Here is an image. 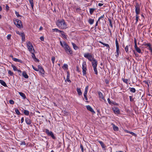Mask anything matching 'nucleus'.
Instances as JSON below:
<instances>
[{"instance_id": "10", "label": "nucleus", "mask_w": 152, "mask_h": 152, "mask_svg": "<svg viewBox=\"0 0 152 152\" xmlns=\"http://www.w3.org/2000/svg\"><path fill=\"white\" fill-rule=\"evenodd\" d=\"M91 63L93 67H97L98 63L97 61L95 59L92 61Z\"/></svg>"}, {"instance_id": "62", "label": "nucleus", "mask_w": 152, "mask_h": 152, "mask_svg": "<svg viewBox=\"0 0 152 152\" xmlns=\"http://www.w3.org/2000/svg\"><path fill=\"white\" fill-rule=\"evenodd\" d=\"M149 82V80H144L143 81V82L145 83L146 84H147Z\"/></svg>"}, {"instance_id": "13", "label": "nucleus", "mask_w": 152, "mask_h": 152, "mask_svg": "<svg viewBox=\"0 0 152 152\" xmlns=\"http://www.w3.org/2000/svg\"><path fill=\"white\" fill-rule=\"evenodd\" d=\"M119 54H121V52L119 51V48H116V51L115 53V55L116 58L118 57Z\"/></svg>"}, {"instance_id": "19", "label": "nucleus", "mask_w": 152, "mask_h": 152, "mask_svg": "<svg viewBox=\"0 0 152 152\" xmlns=\"http://www.w3.org/2000/svg\"><path fill=\"white\" fill-rule=\"evenodd\" d=\"M23 76L25 78L27 79L28 78V76L25 71H23L22 73Z\"/></svg>"}, {"instance_id": "27", "label": "nucleus", "mask_w": 152, "mask_h": 152, "mask_svg": "<svg viewBox=\"0 0 152 152\" xmlns=\"http://www.w3.org/2000/svg\"><path fill=\"white\" fill-rule=\"evenodd\" d=\"M95 10V9L94 8H89V12L91 15H92L94 11Z\"/></svg>"}, {"instance_id": "31", "label": "nucleus", "mask_w": 152, "mask_h": 152, "mask_svg": "<svg viewBox=\"0 0 152 152\" xmlns=\"http://www.w3.org/2000/svg\"><path fill=\"white\" fill-rule=\"evenodd\" d=\"M129 47H131L130 45H129L128 46L127 45L126 47L125 48V50L126 52L128 53H129L128 49H129Z\"/></svg>"}, {"instance_id": "64", "label": "nucleus", "mask_w": 152, "mask_h": 152, "mask_svg": "<svg viewBox=\"0 0 152 152\" xmlns=\"http://www.w3.org/2000/svg\"><path fill=\"white\" fill-rule=\"evenodd\" d=\"M63 66L65 68H68V65L66 64H64L63 65Z\"/></svg>"}, {"instance_id": "60", "label": "nucleus", "mask_w": 152, "mask_h": 152, "mask_svg": "<svg viewBox=\"0 0 152 152\" xmlns=\"http://www.w3.org/2000/svg\"><path fill=\"white\" fill-rule=\"evenodd\" d=\"M17 71L19 73V75H21V72H22L21 71V70H19V69H18V70H17Z\"/></svg>"}, {"instance_id": "25", "label": "nucleus", "mask_w": 152, "mask_h": 152, "mask_svg": "<svg viewBox=\"0 0 152 152\" xmlns=\"http://www.w3.org/2000/svg\"><path fill=\"white\" fill-rule=\"evenodd\" d=\"M29 3L31 4V6L32 8V9H33V7L34 6V1L33 0H28Z\"/></svg>"}, {"instance_id": "53", "label": "nucleus", "mask_w": 152, "mask_h": 152, "mask_svg": "<svg viewBox=\"0 0 152 152\" xmlns=\"http://www.w3.org/2000/svg\"><path fill=\"white\" fill-rule=\"evenodd\" d=\"M107 101H108V103H109V104H112V102L111 101H110V98H108L107 99Z\"/></svg>"}, {"instance_id": "1", "label": "nucleus", "mask_w": 152, "mask_h": 152, "mask_svg": "<svg viewBox=\"0 0 152 152\" xmlns=\"http://www.w3.org/2000/svg\"><path fill=\"white\" fill-rule=\"evenodd\" d=\"M56 25L60 28L65 29L67 28L66 23L64 19L58 20L56 22Z\"/></svg>"}, {"instance_id": "7", "label": "nucleus", "mask_w": 152, "mask_h": 152, "mask_svg": "<svg viewBox=\"0 0 152 152\" xmlns=\"http://www.w3.org/2000/svg\"><path fill=\"white\" fill-rule=\"evenodd\" d=\"M140 5L137 3H136V5L135 6V11L136 14H139L140 12Z\"/></svg>"}, {"instance_id": "28", "label": "nucleus", "mask_w": 152, "mask_h": 152, "mask_svg": "<svg viewBox=\"0 0 152 152\" xmlns=\"http://www.w3.org/2000/svg\"><path fill=\"white\" fill-rule=\"evenodd\" d=\"M130 91L131 92L134 93L136 92V90L135 88H129Z\"/></svg>"}, {"instance_id": "37", "label": "nucleus", "mask_w": 152, "mask_h": 152, "mask_svg": "<svg viewBox=\"0 0 152 152\" xmlns=\"http://www.w3.org/2000/svg\"><path fill=\"white\" fill-rule=\"evenodd\" d=\"M83 70V76H85L86 74V71L87 70V69H82Z\"/></svg>"}, {"instance_id": "63", "label": "nucleus", "mask_w": 152, "mask_h": 152, "mask_svg": "<svg viewBox=\"0 0 152 152\" xmlns=\"http://www.w3.org/2000/svg\"><path fill=\"white\" fill-rule=\"evenodd\" d=\"M81 10V9L80 8H78L76 9V11L77 12H79Z\"/></svg>"}, {"instance_id": "6", "label": "nucleus", "mask_w": 152, "mask_h": 152, "mask_svg": "<svg viewBox=\"0 0 152 152\" xmlns=\"http://www.w3.org/2000/svg\"><path fill=\"white\" fill-rule=\"evenodd\" d=\"M27 46L28 48L31 53L34 52V49L33 47L30 42H28L27 43Z\"/></svg>"}, {"instance_id": "23", "label": "nucleus", "mask_w": 152, "mask_h": 152, "mask_svg": "<svg viewBox=\"0 0 152 152\" xmlns=\"http://www.w3.org/2000/svg\"><path fill=\"white\" fill-rule=\"evenodd\" d=\"M12 60H13V61H15V62H19L20 63L22 62V61L20 59H17L16 58H13Z\"/></svg>"}, {"instance_id": "12", "label": "nucleus", "mask_w": 152, "mask_h": 152, "mask_svg": "<svg viewBox=\"0 0 152 152\" xmlns=\"http://www.w3.org/2000/svg\"><path fill=\"white\" fill-rule=\"evenodd\" d=\"M25 121L26 123L28 125H29L31 124V121L30 119L28 118H26L25 119Z\"/></svg>"}, {"instance_id": "40", "label": "nucleus", "mask_w": 152, "mask_h": 152, "mask_svg": "<svg viewBox=\"0 0 152 152\" xmlns=\"http://www.w3.org/2000/svg\"><path fill=\"white\" fill-rule=\"evenodd\" d=\"M122 80L123 81L126 83V84H128V80L127 79H126L124 78H122Z\"/></svg>"}, {"instance_id": "45", "label": "nucleus", "mask_w": 152, "mask_h": 152, "mask_svg": "<svg viewBox=\"0 0 152 152\" xmlns=\"http://www.w3.org/2000/svg\"><path fill=\"white\" fill-rule=\"evenodd\" d=\"M8 73L11 76H12L13 75V73L10 70H8Z\"/></svg>"}, {"instance_id": "61", "label": "nucleus", "mask_w": 152, "mask_h": 152, "mask_svg": "<svg viewBox=\"0 0 152 152\" xmlns=\"http://www.w3.org/2000/svg\"><path fill=\"white\" fill-rule=\"evenodd\" d=\"M38 69H39V71L42 68V67L40 66V65H39L38 66Z\"/></svg>"}, {"instance_id": "48", "label": "nucleus", "mask_w": 152, "mask_h": 152, "mask_svg": "<svg viewBox=\"0 0 152 152\" xmlns=\"http://www.w3.org/2000/svg\"><path fill=\"white\" fill-rule=\"evenodd\" d=\"M80 148L81 149V150L82 151V152H83L84 151V149H83V147L82 145V144H80Z\"/></svg>"}, {"instance_id": "17", "label": "nucleus", "mask_w": 152, "mask_h": 152, "mask_svg": "<svg viewBox=\"0 0 152 152\" xmlns=\"http://www.w3.org/2000/svg\"><path fill=\"white\" fill-rule=\"evenodd\" d=\"M82 69H87V65L85 61H83L82 63Z\"/></svg>"}, {"instance_id": "49", "label": "nucleus", "mask_w": 152, "mask_h": 152, "mask_svg": "<svg viewBox=\"0 0 152 152\" xmlns=\"http://www.w3.org/2000/svg\"><path fill=\"white\" fill-rule=\"evenodd\" d=\"M9 103L11 104H14V102L12 100H10L9 101Z\"/></svg>"}, {"instance_id": "30", "label": "nucleus", "mask_w": 152, "mask_h": 152, "mask_svg": "<svg viewBox=\"0 0 152 152\" xmlns=\"http://www.w3.org/2000/svg\"><path fill=\"white\" fill-rule=\"evenodd\" d=\"M138 15L139 14H136V15H135V19H136V22H135V24H136L137 22H138V20L139 19V16Z\"/></svg>"}, {"instance_id": "41", "label": "nucleus", "mask_w": 152, "mask_h": 152, "mask_svg": "<svg viewBox=\"0 0 152 152\" xmlns=\"http://www.w3.org/2000/svg\"><path fill=\"white\" fill-rule=\"evenodd\" d=\"M12 67L13 68V69L15 71H17L18 69L16 66L13 65H11Z\"/></svg>"}, {"instance_id": "14", "label": "nucleus", "mask_w": 152, "mask_h": 152, "mask_svg": "<svg viewBox=\"0 0 152 152\" xmlns=\"http://www.w3.org/2000/svg\"><path fill=\"white\" fill-rule=\"evenodd\" d=\"M98 142L99 143L102 148H105L106 146L102 141L99 140Z\"/></svg>"}, {"instance_id": "2", "label": "nucleus", "mask_w": 152, "mask_h": 152, "mask_svg": "<svg viewBox=\"0 0 152 152\" xmlns=\"http://www.w3.org/2000/svg\"><path fill=\"white\" fill-rule=\"evenodd\" d=\"M64 47L63 48L64 49L66 52L68 54H72V51L71 49L69 47V46L66 43H64Z\"/></svg>"}, {"instance_id": "5", "label": "nucleus", "mask_w": 152, "mask_h": 152, "mask_svg": "<svg viewBox=\"0 0 152 152\" xmlns=\"http://www.w3.org/2000/svg\"><path fill=\"white\" fill-rule=\"evenodd\" d=\"M45 133L48 136L51 137L53 139H56V137L54 136L52 132L50 131L48 129H45Z\"/></svg>"}, {"instance_id": "38", "label": "nucleus", "mask_w": 152, "mask_h": 152, "mask_svg": "<svg viewBox=\"0 0 152 152\" xmlns=\"http://www.w3.org/2000/svg\"><path fill=\"white\" fill-rule=\"evenodd\" d=\"M115 43L116 48H119V44L118 43V41L117 38L115 40Z\"/></svg>"}, {"instance_id": "20", "label": "nucleus", "mask_w": 152, "mask_h": 152, "mask_svg": "<svg viewBox=\"0 0 152 152\" xmlns=\"http://www.w3.org/2000/svg\"><path fill=\"white\" fill-rule=\"evenodd\" d=\"M94 19L91 18H89L88 21V23L90 25H92L94 23Z\"/></svg>"}, {"instance_id": "54", "label": "nucleus", "mask_w": 152, "mask_h": 152, "mask_svg": "<svg viewBox=\"0 0 152 152\" xmlns=\"http://www.w3.org/2000/svg\"><path fill=\"white\" fill-rule=\"evenodd\" d=\"M145 45V46H147L148 47L151 46V45L150 43L146 44Z\"/></svg>"}, {"instance_id": "46", "label": "nucleus", "mask_w": 152, "mask_h": 152, "mask_svg": "<svg viewBox=\"0 0 152 152\" xmlns=\"http://www.w3.org/2000/svg\"><path fill=\"white\" fill-rule=\"evenodd\" d=\"M55 58L54 57H53L51 58V61L53 64H54Z\"/></svg>"}, {"instance_id": "59", "label": "nucleus", "mask_w": 152, "mask_h": 152, "mask_svg": "<svg viewBox=\"0 0 152 152\" xmlns=\"http://www.w3.org/2000/svg\"><path fill=\"white\" fill-rule=\"evenodd\" d=\"M124 58V59L126 60H127V61L128 62H129V60H130L129 59V57H125V58Z\"/></svg>"}, {"instance_id": "3", "label": "nucleus", "mask_w": 152, "mask_h": 152, "mask_svg": "<svg viewBox=\"0 0 152 152\" xmlns=\"http://www.w3.org/2000/svg\"><path fill=\"white\" fill-rule=\"evenodd\" d=\"M84 56V57L88 59L90 61H92L95 59L94 56L89 53H85Z\"/></svg>"}, {"instance_id": "39", "label": "nucleus", "mask_w": 152, "mask_h": 152, "mask_svg": "<svg viewBox=\"0 0 152 152\" xmlns=\"http://www.w3.org/2000/svg\"><path fill=\"white\" fill-rule=\"evenodd\" d=\"M93 68L94 69V71L95 72V74L96 75H97L98 74V72L97 69V67H94Z\"/></svg>"}, {"instance_id": "55", "label": "nucleus", "mask_w": 152, "mask_h": 152, "mask_svg": "<svg viewBox=\"0 0 152 152\" xmlns=\"http://www.w3.org/2000/svg\"><path fill=\"white\" fill-rule=\"evenodd\" d=\"M105 46L107 47V49H108V50H109L110 49V47L109 45L108 44L106 45Z\"/></svg>"}, {"instance_id": "47", "label": "nucleus", "mask_w": 152, "mask_h": 152, "mask_svg": "<svg viewBox=\"0 0 152 152\" xmlns=\"http://www.w3.org/2000/svg\"><path fill=\"white\" fill-rule=\"evenodd\" d=\"M34 52L31 53L32 54L31 57L32 58L34 59V58H36L35 55L34 53Z\"/></svg>"}, {"instance_id": "34", "label": "nucleus", "mask_w": 152, "mask_h": 152, "mask_svg": "<svg viewBox=\"0 0 152 152\" xmlns=\"http://www.w3.org/2000/svg\"><path fill=\"white\" fill-rule=\"evenodd\" d=\"M108 20L109 21V23H110V25H109L112 28L113 27V24H112V22L111 21V19H110V18H108Z\"/></svg>"}, {"instance_id": "58", "label": "nucleus", "mask_w": 152, "mask_h": 152, "mask_svg": "<svg viewBox=\"0 0 152 152\" xmlns=\"http://www.w3.org/2000/svg\"><path fill=\"white\" fill-rule=\"evenodd\" d=\"M11 34H8L7 36V39H10L11 38Z\"/></svg>"}, {"instance_id": "18", "label": "nucleus", "mask_w": 152, "mask_h": 152, "mask_svg": "<svg viewBox=\"0 0 152 152\" xmlns=\"http://www.w3.org/2000/svg\"><path fill=\"white\" fill-rule=\"evenodd\" d=\"M77 92L79 96L81 95L82 94V92L80 89V88H77Z\"/></svg>"}, {"instance_id": "56", "label": "nucleus", "mask_w": 152, "mask_h": 152, "mask_svg": "<svg viewBox=\"0 0 152 152\" xmlns=\"http://www.w3.org/2000/svg\"><path fill=\"white\" fill-rule=\"evenodd\" d=\"M22 39L23 41H25V35L22 37Z\"/></svg>"}, {"instance_id": "43", "label": "nucleus", "mask_w": 152, "mask_h": 152, "mask_svg": "<svg viewBox=\"0 0 152 152\" xmlns=\"http://www.w3.org/2000/svg\"><path fill=\"white\" fill-rule=\"evenodd\" d=\"M15 111L16 113L18 115H19L20 113L19 111L18 110V109H15Z\"/></svg>"}, {"instance_id": "35", "label": "nucleus", "mask_w": 152, "mask_h": 152, "mask_svg": "<svg viewBox=\"0 0 152 152\" xmlns=\"http://www.w3.org/2000/svg\"><path fill=\"white\" fill-rule=\"evenodd\" d=\"M23 113L24 114L26 115H28L29 114V112L28 110H24Z\"/></svg>"}, {"instance_id": "50", "label": "nucleus", "mask_w": 152, "mask_h": 152, "mask_svg": "<svg viewBox=\"0 0 152 152\" xmlns=\"http://www.w3.org/2000/svg\"><path fill=\"white\" fill-rule=\"evenodd\" d=\"M129 99H130V101L131 102H133L134 101V99L132 98V96H129Z\"/></svg>"}, {"instance_id": "26", "label": "nucleus", "mask_w": 152, "mask_h": 152, "mask_svg": "<svg viewBox=\"0 0 152 152\" xmlns=\"http://www.w3.org/2000/svg\"><path fill=\"white\" fill-rule=\"evenodd\" d=\"M72 44L74 49L75 50H77L78 49V47H77V46L74 43L72 42Z\"/></svg>"}, {"instance_id": "9", "label": "nucleus", "mask_w": 152, "mask_h": 152, "mask_svg": "<svg viewBox=\"0 0 152 152\" xmlns=\"http://www.w3.org/2000/svg\"><path fill=\"white\" fill-rule=\"evenodd\" d=\"M86 108L87 109L91 112V113H93V114H95V112L94 111L92 108L91 107V106L89 105H88L86 106Z\"/></svg>"}, {"instance_id": "16", "label": "nucleus", "mask_w": 152, "mask_h": 152, "mask_svg": "<svg viewBox=\"0 0 152 152\" xmlns=\"http://www.w3.org/2000/svg\"><path fill=\"white\" fill-rule=\"evenodd\" d=\"M0 83L1 85L4 87H7V86L6 83L3 80H0Z\"/></svg>"}, {"instance_id": "36", "label": "nucleus", "mask_w": 152, "mask_h": 152, "mask_svg": "<svg viewBox=\"0 0 152 152\" xmlns=\"http://www.w3.org/2000/svg\"><path fill=\"white\" fill-rule=\"evenodd\" d=\"M52 30L55 31L56 32H57L61 33V32H62V31L60 30L57 28H55L54 29H52Z\"/></svg>"}, {"instance_id": "57", "label": "nucleus", "mask_w": 152, "mask_h": 152, "mask_svg": "<svg viewBox=\"0 0 152 152\" xmlns=\"http://www.w3.org/2000/svg\"><path fill=\"white\" fill-rule=\"evenodd\" d=\"M148 49L150 51L151 53H152V48L151 46L149 47Z\"/></svg>"}, {"instance_id": "11", "label": "nucleus", "mask_w": 152, "mask_h": 152, "mask_svg": "<svg viewBox=\"0 0 152 152\" xmlns=\"http://www.w3.org/2000/svg\"><path fill=\"white\" fill-rule=\"evenodd\" d=\"M104 14L101 16L98 19V20L99 21V23H101L102 21H103L104 20Z\"/></svg>"}, {"instance_id": "4", "label": "nucleus", "mask_w": 152, "mask_h": 152, "mask_svg": "<svg viewBox=\"0 0 152 152\" xmlns=\"http://www.w3.org/2000/svg\"><path fill=\"white\" fill-rule=\"evenodd\" d=\"M14 24L18 28H21L22 27V22L20 20L16 19L15 20V21L14 20Z\"/></svg>"}, {"instance_id": "32", "label": "nucleus", "mask_w": 152, "mask_h": 152, "mask_svg": "<svg viewBox=\"0 0 152 152\" xmlns=\"http://www.w3.org/2000/svg\"><path fill=\"white\" fill-rule=\"evenodd\" d=\"M70 75L68 72L67 73V75L66 77V80L69 82H71V81L69 80Z\"/></svg>"}, {"instance_id": "44", "label": "nucleus", "mask_w": 152, "mask_h": 152, "mask_svg": "<svg viewBox=\"0 0 152 152\" xmlns=\"http://www.w3.org/2000/svg\"><path fill=\"white\" fill-rule=\"evenodd\" d=\"M60 42L61 46L62 47H64V43H66L65 42H62L61 41H60Z\"/></svg>"}, {"instance_id": "51", "label": "nucleus", "mask_w": 152, "mask_h": 152, "mask_svg": "<svg viewBox=\"0 0 152 152\" xmlns=\"http://www.w3.org/2000/svg\"><path fill=\"white\" fill-rule=\"evenodd\" d=\"M15 14H16V16L17 17H20L21 16V15H20L19 14V13L17 11H15Z\"/></svg>"}, {"instance_id": "42", "label": "nucleus", "mask_w": 152, "mask_h": 152, "mask_svg": "<svg viewBox=\"0 0 152 152\" xmlns=\"http://www.w3.org/2000/svg\"><path fill=\"white\" fill-rule=\"evenodd\" d=\"M136 51L139 53H141V50L138 47L137 48L135 49Z\"/></svg>"}, {"instance_id": "33", "label": "nucleus", "mask_w": 152, "mask_h": 152, "mask_svg": "<svg viewBox=\"0 0 152 152\" xmlns=\"http://www.w3.org/2000/svg\"><path fill=\"white\" fill-rule=\"evenodd\" d=\"M62 36V37L64 38L65 39H67L66 36L65 34L64 33V31H62V32L61 33Z\"/></svg>"}, {"instance_id": "22", "label": "nucleus", "mask_w": 152, "mask_h": 152, "mask_svg": "<svg viewBox=\"0 0 152 152\" xmlns=\"http://www.w3.org/2000/svg\"><path fill=\"white\" fill-rule=\"evenodd\" d=\"M19 95L22 96L23 99H25L26 98L25 94L21 92H19Z\"/></svg>"}, {"instance_id": "8", "label": "nucleus", "mask_w": 152, "mask_h": 152, "mask_svg": "<svg viewBox=\"0 0 152 152\" xmlns=\"http://www.w3.org/2000/svg\"><path fill=\"white\" fill-rule=\"evenodd\" d=\"M112 110L114 113L116 114H120V111L118 107H113L112 108Z\"/></svg>"}, {"instance_id": "24", "label": "nucleus", "mask_w": 152, "mask_h": 152, "mask_svg": "<svg viewBox=\"0 0 152 152\" xmlns=\"http://www.w3.org/2000/svg\"><path fill=\"white\" fill-rule=\"evenodd\" d=\"M39 71L40 73H41V75L43 77L44 76L45 71L43 68L39 70Z\"/></svg>"}, {"instance_id": "15", "label": "nucleus", "mask_w": 152, "mask_h": 152, "mask_svg": "<svg viewBox=\"0 0 152 152\" xmlns=\"http://www.w3.org/2000/svg\"><path fill=\"white\" fill-rule=\"evenodd\" d=\"M98 95L99 98L102 99L103 100H104V101H105V99L104 97L103 96V95L102 94L99 92H98Z\"/></svg>"}, {"instance_id": "21", "label": "nucleus", "mask_w": 152, "mask_h": 152, "mask_svg": "<svg viewBox=\"0 0 152 152\" xmlns=\"http://www.w3.org/2000/svg\"><path fill=\"white\" fill-rule=\"evenodd\" d=\"M124 131L126 132V133H129V134H132V135L134 136H135L136 135V134L132 132H130L127 130H124Z\"/></svg>"}, {"instance_id": "52", "label": "nucleus", "mask_w": 152, "mask_h": 152, "mask_svg": "<svg viewBox=\"0 0 152 152\" xmlns=\"http://www.w3.org/2000/svg\"><path fill=\"white\" fill-rule=\"evenodd\" d=\"M32 66L33 68V69L35 71H39V69H38L37 68H35L34 66L33 65H32Z\"/></svg>"}, {"instance_id": "29", "label": "nucleus", "mask_w": 152, "mask_h": 152, "mask_svg": "<svg viewBox=\"0 0 152 152\" xmlns=\"http://www.w3.org/2000/svg\"><path fill=\"white\" fill-rule=\"evenodd\" d=\"M112 125L113 129L115 131H117L118 130V128L117 126H115L114 124H112Z\"/></svg>"}]
</instances>
